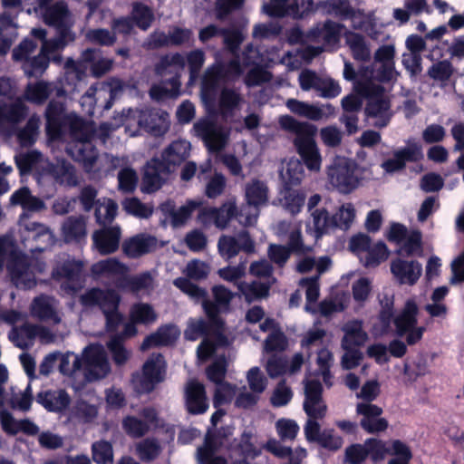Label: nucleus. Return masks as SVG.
I'll return each instance as SVG.
<instances>
[{
    "label": "nucleus",
    "instance_id": "nucleus-1",
    "mask_svg": "<svg viewBox=\"0 0 464 464\" xmlns=\"http://www.w3.org/2000/svg\"><path fill=\"white\" fill-rule=\"evenodd\" d=\"M46 24L57 29L59 36L46 40V32L42 28H34L32 34L42 41V48L37 55H34L36 44L32 40L23 41L19 46L13 51V58L22 63L24 73L31 77L42 74L48 66L49 55L60 49H63L67 43L72 42L74 37L69 30L71 23L70 14L63 3L47 8L44 13Z\"/></svg>",
    "mask_w": 464,
    "mask_h": 464
},
{
    "label": "nucleus",
    "instance_id": "nucleus-2",
    "mask_svg": "<svg viewBox=\"0 0 464 464\" xmlns=\"http://www.w3.org/2000/svg\"><path fill=\"white\" fill-rule=\"evenodd\" d=\"M117 127L118 125L105 122L100 126L98 130L94 131L92 124L75 118L71 123V140L66 147L67 153L74 160L82 163L85 171L93 177L108 171L109 167L106 165L111 161V158L107 154L99 155L92 140L94 136H98L102 141H105L110 132Z\"/></svg>",
    "mask_w": 464,
    "mask_h": 464
},
{
    "label": "nucleus",
    "instance_id": "nucleus-3",
    "mask_svg": "<svg viewBox=\"0 0 464 464\" xmlns=\"http://www.w3.org/2000/svg\"><path fill=\"white\" fill-rule=\"evenodd\" d=\"M14 159L20 172H32L40 185L54 181L61 185L74 187L79 183L75 168L65 160H58L53 165L36 150L18 154Z\"/></svg>",
    "mask_w": 464,
    "mask_h": 464
},
{
    "label": "nucleus",
    "instance_id": "nucleus-4",
    "mask_svg": "<svg viewBox=\"0 0 464 464\" xmlns=\"http://www.w3.org/2000/svg\"><path fill=\"white\" fill-rule=\"evenodd\" d=\"M5 264L13 283L24 289L34 287L36 276L46 270L43 261L28 258L18 252L15 241L10 235L0 236V270Z\"/></svg>",
    "mask_w": 464,
    "mask_h": 464
},
{
    "label": "nucleus",
    "instance_id": "nucleus-5",
    "mask_svg": "<svg viewBox=\"0 0 464 464\" xmlns=\"http://www.w3.org/2000/svg\"><path fill=\"white\" fill-rule=\"evenodd\" d=\"M419 306L414 299H408L403 308L392 318L395 334L405 337L406 343L394 339L389 343V353L396 357H402L407 352V344L419 343L426 331L424 326L418 325Z\"/></svg>",
    "mask_w": 464,
    "mask_h": 464
},
{
    "label": "nucleus",
    "instance_id": "nucleus-6",
    "mask_svg": "<svg viewBox=\"0 0 464 464\" xmlns=\"http://www.w3.org/2000/svg\"><path fill=\"white\" fill-rule=\"evenodd\" d=\"M371 73L369 69L362 71L361 78L355 83V92L368 100L365 112L372 120V124L382 128L388 125L392 117L390 97L382 86L376 82L368 81Z\"/></svg>",
    "mask_w": 464,
    "mask_h": 464
},
{
    "label": "nucleus",
    "instance_id": "nucleus-7",
    "mask_svg": "<svg viewBox=\"0 0 464 464\" xmlns=\"http://www.w3.org/2000/svg\"><path fill=\"white\" fill-rule=\"evenodd\" d=\"M173 284L195 302H202V306L208 316L210 323L217 329L221 327L222 322L218 317V314L221 307H227L233 297V294L229 289L224 285H215L212 288V293L215 298V303H213L207 300V292L204 289L191 283L187 278L179 277L174 280Z\"/></svg>",
    "mask_w": 464,
    "mask_h": 464
},
{
    "label": "nucleus",
    "instance_id": "nucleus-8",
    "mask_svg": "<svg viewBox=\"0 0 464 464\" xmlns=\"http://www.w3.org/2000/svg\"><path fill=\"white\" fill-rule=\"evenodd\" d=\"M276 63L285 64L291 71L300 66L296 56L291 52H286L283 56H280L279 49L272 47L266 51L265 55L258 49L249 45L244 52L241 62L234 60L228 64L227 77L229 79L239 76L243 72V67L250 65L270 66Z\"/></svg>",
    "mask_w": 464,
    "mask_h": 464
},
{
    "label": "nucleus",
    "instance_id": "nucleus-9",
    "mask_svg": "<svg viewBox=\"0 0 464 464\" xmlns=\"http://www.w3.org/2000/svg\"><path fill=\"white\" fill-rule=\"evenodd\" d=\"M329 185L341 194H350L362 183V175L355 161L345 157L336 156L326 168Z\"/></svg>",
    "mask_w": 464,
    "mask_h": 464
},
{
    "label": "nucleus",
    "instance_id": "nucleus-10",
    "mask_svg": "<svg viewBox=\"0 0 464 464\" xmlns=\"http://www.w3.org/2000/svg\"><path fill=\"white\" fill-rule=\"evenodd\" d=\"M113 65V60L102 56L99 49H87L82 52L79 61L68 59L65 63V73L68 79L75 78L81 81L90 68L94 77H101L109 72Z\"/></svg>",
    "mask_w": 464,
    "mask_h": 464
},
{
    "label": "nucleus",
    "instance_id": "nucleus-11",
    "mask_svg": "<svg viewBox=\"0 0 464 464\" xmlns=\"http://www.w3.org/2000/svg\"><path fill=\"white\" fill-rule=\"evenodd\" d=\"M80 301L85 307L98 305L102 310L109 331H114L121 322L122 316L118 312L121 296L115 290L92 288L81 295Z\"/></svg>",
    "mask_w": 464,
    "mask_h": 464
},
{
    "label": "nucleus",
    "instance_id": "nucleus-12",
    "mask_svg": "<svg viewBox=\"0 0 464 464\" xmlns=\"http://www.w3.org/2000/svg\"><path fill=\"white\" fill-rule=\"evenodd\" d=\"M122 121L126 125V131H130L133 122L154 136L164 135L169 129V115L164 111L133 110L122 111Z\"/></svg>",
    "mask_w": 464,
    "mask_h": 464
},
{
    "label": "nucleus",
    "instance_id": "nucleus-13",
    "mask_svg": "<svg viewBox=\"0 0 464 464\" xmlns=\"http://www.w3.org/2000/svg\"><path fill=\"white\" fill-rule=\"evenodd\" d=\"M83 264L81 261L63 255L58 257L52 276L56 280H63L61 292L63 295H72L83 286Z\"/></svg>",
    "mask_w": 464,
    "mask_h": 464
},
{
    "label": "nucleus",
    "instance_id": "nucleus-14",
    "mask_svg": "<svg viewBox=\"0 0 464 464\" xmlns=\"http://www.w3.org/2000/svg\"><path fill=\"white\" fill-rule=\"evenodd\" d=\"M395 53L396 50L393 44H382L378 47L373 55L377 68H374L373 65L361 66L359 78H361V72L363 69H369L372 75L368 77V81L388 82L396 80L398 72L395 69Z\"/></svg>",
    "mask_w": 464,
    "mask_h": 464
},
{
    "label": "nucleus",
    "instance_id": "nucleus-15",
    "mask_svg": "<svg viewBox=\"0 0 464 464\" xmlns=\"http://www.w3.org/2000/svg\"><path fill=\"white\" fill-rule=\"evenodd\" d=\"M83 371L87 381L106 378L111 371V363L102 344L94 343L85 347L82 353Z\"/></svg>",
    "mask_w": 464,
    "mask_h": 464
},
{
    "label": "nucleus",
    "instance_id": "nucleus-16",
    "mask_svg": "<svg viewBox=\"0 0 464 464\" xmlns=\"http://www.w3.org/2000/svg\"><path fill=\"white\" fill-rule=\"evenodd\" d=\"M13 86L9 79L0 77V126L5 122H18L26 115V107L22 98H14Z\"/></svg>",
    "mask_w": 464,
    "mask_h": 464
},
{
    "label": "nucleus",
    "instance_id": "nucleus-17",
    "mask_svg": "<svg viewBox=\"0 0 464 464\" xmlns=\"http://www.w3.org/2000/svg\"><path fill=\"white\" fill-rule=\"evenodd\" d=\"M193 131L197 137L203 140L208 150L211 152L222 150L229 138V130L208 117L195 122Z\"/></svg>",
    "mask_w": 464,
    "mask_h": 464
},
{
    "label": "nucleus",
    "instance_id": "nucleus-18",
    "mask_svg": "<svg viewBox=\"0 0 464 464\" xmlns=\"http://www.w3.org/2000/svg\"><path fill=\"white\" fill-rule=\"evenodd\" d=\"M165 361L160 354H152L144 363L141 373L133 375L132 383L138 392H150L165 375Z\"/></svg>",
    "mask_w": 464,
    "mask_h": 464
},
{
    "label": "nucleus",
    "instance_id": "nucleus-19",
    "mask_svg": "<svg viewBox=\"0 0 464 464\" xmlns=\"http://www.w3.org/2000/svg\"><path fill=\"white\" fill-rule=\"evenodd\" d=\"M421 156V146L414 140H408L405 147L394 150L391 158L384 160L381 168L386 174H394L402 170L408 161H416Z\"/></svg>",
    "mask_w": 464,
    "mask_h": 464
},
{
    "label": "nucleus",
    "instance_id": "nucleus-20",
    "mask_svg": "<svg viewBox=\"0 0 464 464\" xmlns=\"http://www.w3.org/2000/svg\"><path fill=\"white\" fill-rule=\"evenodd\" d=\"M304 410L308 419H323L327 407L322 398V385L319 381L307 376L304 382Z\"/></svg>",
    "mask_w": 464,
    "mask_h": 464
},
{
    "label": "nucleus",
    "instance_id": "nucleus-21",
    "mask_svg": "<svg viewBox=\"0 0 464 464\" xmlns=\"http://www.w3.org/2000/svg\"><path fill=\"white\" fill-rule=\"evenodd\" d=\"M353 30L362 32L366 36L374 41L388 39L389 35L384 33V25L375 16L373 12L365 13L357 9L351 17Z\"/></svg>",
    "mask_w": 464,
    "mask_h": 464
},
{
    "label": "nucleus",
    "instance_id": "nucleus-22",
    "mask_svg": "<svg viewBox=\"0 0 464 464\" xmlns=\"http://www.w3.org/2000/svg\"><path fill=\"white\" fill-rule=\"evenodd\" d=\"M285 106L292 113L311 121L326 120L335 114L334 108L329 103L316 105L296 99H288Z\"/></svg>",
    "mask_w": 464,
    "mask_h": 464
},
{
    "label": "nucleus",
    "instance_id": "nucleus-23",
    "mask_svg": "<svg viewBox=\"0 0 464 464\" xmlns=\"http://www.w3.org/2000/svg\"><path fill=\"white\" fill-rule=\"evenodd\" d=\"M422 265L417 260L395 258L391 263V273L401 285H414L422 275Z\"/></svg>",
    "mask_w": 464,
    "mask_h": 464
},
{
    "label": "nucleus",
    "instance_id": "nucleus-24",
    "mask_svg": "<svg viewBox=\"0 0 464 464\" xmlns=\"http://www.w3.org/2000/svg\"><path fill=\"white\" fill-rule=\"evenodd\" d=\"M356 412L362 415L360 424L368 433H378L388 428L386 419L381 417L382 408L369 402H360L356 406Z\"/></svg>",
    "mask_w": 464,
    "mask_h": 464
},
{
    "label": "nucleus",
    "instance_id": "nucleus-25",
    "mask_svg": "<svg viewBox=\"0 0 464 464\" xmlns=\"http://www.w3.org/2000/svg\"><path fill=\"white\" fill-rule=\"evenodd\" d=\"M169 167L157 159L149 161L145 167L142 179V190L154 192L161 188L169 175Z\"/></svg>",
    "mask_w": 464,
    "mask_h": 464
},
{
    "label": "nucleus",
    "instance_id": "nucleus-26",
    "mask_svg": "<svg viewBox=\"0 0 464 464\" xmlns=\"http://www.w3.org/2000/svg\"><path fill=\"white\" fill-rule=\"evenodd\" d=\"M124 87L125 84L121 80L112 78L107 82L95 83L90 88L93 90L96 103L109 110L113 102L121 95Z\"/></svg>",
    "mask_w": 464,
    "mask_h": 464
},
{
    "label": "nucleus",
    "instance_id": "nucleus-27",
    "mask_svg": "<svg viewBox=\"0 0 464 464\" xmlns=\"http://www.w3.org/2000/svg\"><path fill=\"white\" fill-rule=\"evenodd\" d=\"M315 135L304 139L294 140L297 153L310 171L319 172L322 166V156L314 140Z\"/></svg>",
    "mask_w": 464,
    "mask_h": 464
},
{
    "label": "nucleus",
    "instance_id": "nucleus-28",
    "mask_svg": "<svg viewBox=\"0 0 464 464\" xmlns=\"http://www.w3.org/2000/svg\"><path fill=\"white\" fill-rule=\"evenodd\" d=\"M158 246L155 237L141 233L126 239L122 243V251L130 258H138L156 250Z\"/></svg>",
    "mask_w": 464,
    "mask_h": 464
},
{
    "label": "nucleus",
    "instance_id": "nucleus-29",
    "mask_svg": "<svg viewBox=\"0 0 464 464\" xmlns=\"http://www.w3.org/2000/svg\"><path fill=\"white\" fill-rule=\"evenodd\" d=\"M91 272L95 277H119L116 284L118 288L124 289V278L129 272V267L116 258H107L92 266Z\"/></svg>",
    "mask_w": 464,
    "mask_h": 464
},
{
    "label": "nucleus",
    "instance_id": "nucleus-30",
    "mask_svg": "<svg viewBox=\"0 0 464 464\" xmlns=\"http://www.w3.org/2000/svg\"><path fill=\"white\" fill-rule=\"evenodd\" d=\"M121 237V228L118 226L102 228L92 235L93 246L101 255L114 253L119 247Z\"/></svg>",
    "mask_w": 464,
    "mask_h": 464
},
{
    "label": "nucleus",
    "instance_id": "nucleus-31",
    "mask_svg": "<svg viewBox=\"0 0 464 464\" xmlns=\"http://www.w3.org/2000/svg\"><path fill=\"white\" fill-rule=\"evenodd\" d=\"M244 102V97L237 90L224 88L218 97V111L224 120H232L240 111Z\"/></svg>",
    "mask_w": 464,
    "mask_h": 464
},
{
    "label": "nucleus",
    "instance_id": "nucleus-32",
    "mask_svg": "<svg viewBox=\"0 0 464 464\" xmlns=\"http://www.w3.org/2000/svg\"><path fill=\"white\" fill-rule=\"evenodd\" d=\"M202 205L199 199H189L183 206L175 208L172 201H168L160 206V210L165 216L170 218V223L174 227L183 226L191 214Z\"/></svg>",
    "mask_w": 464,
    "mask_h": 464
},
{
    "label": "nucleus",
    "instance_id": "nucleus-33",
    "mask_svg": "<svg viewBox=\"0 0 464 464\" xmlns=\"http://www.w3.org/2000/svg\"><path fill=\"white\" fill-rule=\"evenodd\" d=\"M57 301L48 295H40L35 297L31 304V314L40 320H51L54 324L61 322V317L57 312Z\"/></svg>",
    "mask_w": 464,
    "mask_h": 464
},
{
    "label": "nucleus",
    "instance_id": "nucleus-34",
    "mask_svg": "<svg viewBox=\"0 0 464 464\" xmlns=\"http://www.w3.org/2000/svg\"><path fill=\"white\" fill-rule=\"evenodd\" d=\"M343 25L333 21H326L314 26L306 35L310 41L323 42L325 45H335L339 42V35Z\"/></svg>",
    "mask_w": 464,
    "mask_h": 464
},
{
    "label": "nucleus",
    "instance_id": "nucleus-35",
    "mask_svg": "<svg viewBox=\"0 0 464 464\" xmlns=\"http://www.w3.org/2000/svg\"><path fill=\"white\" fill-rule=\"evenodd\" d=\"M186 405L189 412L194 414L203 413L208 404L203 384L190 381L186 387Z\"/></svg>",
    "mask_w": 464,
    "mask_h": 464
},
{
    "label": "nucleus",
    "instance_id": "nucleus-36",
    "mask_svg": "<svg viewBox=\"0 0 464 464\" xmlns=\"http://www.w3.org/2000/svg\"><path fill=\"white\" fill-rule=\"evenodd\" d=\"M342 331L343 337L342 340L343 349L356 348L363 345L368 340V334L362 328V322L360 320H352L345 323Z\"/></svg>",
    "mask_w": 464,
    "mask_h": 464
},
{
    "label": "nucleus",
    "instance_id": "nucleus-37",
    "mask_svg": "<svg viewBox=\"0 0 464 464\" xmlns=\"http://www.w3.org/2000/svg\"><path fill=\"white\" fill-rule=\"evenodd\" d=\"M180 335L179 329L174 324L161 326L158 331L147 336L140 345L142 351L151 347L169 345L174 343Z\"/></svg>",
    "mask_w": 464,
    "mask_h": 464
},
{
    "label": "nucleus",
    "instance_id": "nucleus-38",
    "mask_svg": "<svg viewBox=\"0 0 464 464\" xmlns=\"http://www.w3.org/2000/svg\"><path fill=\"white\" fill-rule=\"evenodd\" d=\"M344 40L354 60L368 62L371 59L372 50L364 36L354 31L347 30L344 33Z\"/></svg>",
    "mask_w": 464,
    "mask_h": 464
},
{
    "label": "nucleus",
    "instance_id": "nucleus-39",
    "mask_svg": "<svg viewBox=\"0 0 464 464\" xmlns=\"http://www.w3.org/2000/svg\"><path fill=\"white\" fill-rule=\"evenodd\" d=\"M259 327L263 332H270L265 341V352H280L287 347V339L285 335L276 328L274 320L267 318L260 324Z\"/></svg>",
    "mask_w": 464,
    "mask_h": 464
},
{
    "label": "nucleus",
    "instance_id": "nucleus-40",
    "mask_svg": "<svg viewBox=\"0 0 464 464\" xmlns=\"http://www.w3.org/2000/svg\"><path fill=\"white\" fill-rule=\"evenodd\" d=\"M245 199L249 207L266 206L268 201V187L259 179L250 180L245 186Z\"/></svg>",
    "mask_w": 464,
    "mask_h": 464
},
{
    "label": "nucleus",
    "instance_id": "nucleus-41",
    "mask_svg": "<svg viewBox=\"0 0 464 464\" xmlns=\"http://www.w3.org/2000/svg\"><path fill=\"white\" fill-rule=\"evenodd\" d=\"M186 67V60L184 54L180 53H173L163 56L156 67L157 72L160 76L173 74L179 80L181 72Z\"/></svg>",
    "mask_w": 464,
    "mask_h": 464
},
{
    "label": "nucleus",
    "instance_id": "nucleus-42",
    "mask_svg": "<svg viewBox=\"0 0 464 464\" xmlns=\"http://www.w3.org/2000/svg\"><path fill=\"white\" fill-rule=\"evenodd\" d=\"M37 401L50 411H62L70 402V397L63 390L46 391L40 392Z\"/></svg>",
    "mask_w": 464,
    "mask_h": 464
},
{
    "label": "nucleus",
    "instance_id": "nucleus-43",
    "mask_svg": "<svg viewBox=\"0 0 464 464\" xmlns=\"http://www.w3.org/2000/svg\"><path fill=\"white\" fill-rule=\"evenodd\" d=\"M86 234V220L82 217H71L63 224L62 235L67 243L81 242Z\"/></svg>",
    "mask_w": 464,
    "mask_h": 464
},
{
    "label": "nucleus",
    "instance_id": "nucleus-44",
    "mask_svg": "<svg viewBox=\"0 0 464 464\" xmlns=\"http://www.w3.org/2000/svg\"><path fill=\"white\" fill-rule=\"evenodd\" d=\"M220 77L221 68L219 65L209 67L204 74L200 94L203 102L207 106L212 102Z\"/></svg>",
    "mask_w": 464,
    "mask_h": 464
},
{
    "label": "nucleus",
    "instance_id": "nucleus-45",
    "mask_svg": "<svg viewBox=\"0 0 464 464\" xmlns=\"http://www.w3.org/2000/svg\"><path fill=\"white\" fill-rule=\"evenodd\" d=\"M280 126L292 133L295 134V140L304 139L310 135H315L316 126L308 122L299 121L290 115H283L279 118Z\"/></svg>",
    "mask_w": 464,
    "mask_h": 464
},
{
    "label": "nucleus",
    "instance_id": "nucleus-46",
    "mask_svg": "<svg viewBox=\"0 0 464 464\" xmlns=\"http://www.w3.org/2000/svg\"><path fill=\"white\" fill-rule=\"evenodd\" d=\"M300 227L301 226L298 225L296 227L290 230L291 225L288 222L280 221L275 226L274 231L275 234L280 237L285 236L290 231L288 242L289 248L294 252L305 253L310 250V247L303 245Z\"/></svg>",
    "mask_w": 464,
    "mask_h": 464
},
{
    "label": "nucleus",
    "instance_id": "nucleus-47",
    "mask_svg": "<svg viewBox=\"0 0 464 464\" xmlns=\"http://www.w3.org/2000/svg\"><path fill=\"white\" fill-rule=\"evenodd\" d=\"M280 177L285 186L299 185L304 178V169L302 162L295 158L284 162L280 170Z\"/></svg>",
    "mask_w": 464,
    "mask_h": 464
},
{
    "label": "nucleus",
    "instance_id": "nucleus-48",
    "mask_svg": "<svg viewBox=\"0 0 464 464\" xmlns=\"http://www.w3.org/2000/svg\"><path fill=\"white\" fill-rule=\"evenodd\" d=\"M190 143L185 140L172 142L162 153L163 163L167 166L182 162L189 154Z\"/></svg>",
    "mask_w": 464,
    "mask_h": 464
},
{
    "label": "nucleus",
    "instance_id": "nucleus-49",
    "mask_svg": "<svg viewBox=\"0 0 464 464\" xmlns=\"http://www.w3.org/2000/svg\"><path fill=\"white\" fill-rule=\"evenodd\" d=\"M20 226L28 233V237L43 244V246L40 247L41 250L54 244L53 232L44 224L36 222L24 223L21 221Z\"/></svg>",
    "mask_w": 464,
    "mask_h": 464
},
{
    "label": "nucleus",
    "instance_id": "nucleus-50",
    "mask_svg": "<svg viewBox=\"0 0 464 464\" xmlns=\"http://www.w3.org/2000/svg\"><path fill=\"white\" fill-rule=\"evenodd\" d=\"M10 202L12 205L21 206L27 211H40L45 208L44 201L33 196L27 188L14 191L10 198Z\"/></svg>",
    "mask_w": 464,
    "mask_h": 464
},
{
    "label": "nucleus",
    "instance_id": "nucleus-51",
    "mask_svg": "<svg viewBox=\"0 0 464 464\" xmlns=\"http://www.w3.org/2000/svg\"><path fill=\"white\" fill-rule=\"evenodd\" d=\"M217 444L215 439L208 433L204 445L197 450V460L198 464H226L225 459L217 456Z\"/></svg>",
    "mask_w": 464,
    "mask_h": 464
},
{
    "label": "nucleus",
    "instance_id": "nucleus-52",
    "mask_svg": "<svg viewBox=\"0 0 464 464\" xmlns=\"http://www.w3.org/2000/svg\"><path fill=\"white\" fill-rule=\"evenodd\" d=\"M102 400L96 395L90 396L89 399H80L75 406V414L85 422H91L97 418L98 407Z\"/></svg>",
    "mask_w": 464,
    "mask_h": 464
},
{
    "label": "nucleus",
    "instance_id": "nucleus-53",
    "mask_svg": "<svg viewBox=\"0 0 464 464\" xmlns=\"http://www.w3.org/2000/svg\"><path fill=\"white\" fill-rule=\"evenodd\" d=\"M319 7L324 14H331L342 19H351L352 14L356 9H353L348 0H326L319 3Z\"/></svg>",
    "mask_w": 464,
    "mask_h": 464
},
{
    "label": "nucleus",
    "instance_id": "nucleus-54",
    "mask_svg": "<svg viewBox=\"0 0 464 464\" xmlns=\"http://www.w3.org/2000/svg\"><path fill=\"white\" fill-rule=\"evenodd\" d=\"M390 252L387 246L382 242L372 243L361 259L365 267H376L389 257Z\"/></svg>",
    "mask_w": 464,
    "mask_h": 464
},
{
    "label": "nucleus",
    "instance_id": "nucleus-55",
    "mask_svg": "<svg viewBox=\"0 0 464 464\" xmlns=\"http://www.w3.org/2000/svg\"><path fill=\"white\" fill-rule=\"evenodd\" d=\"M107 348L118 367L124 366L131 357V351L124 345L120 336H112L107 343Z\"/></svg>",
    "mask_w": 464,
    "mask_h": 464
},
{
    "label": "nucleus",
    "instance_id": "nucleus-56",
    "mask_svg": "<svg viewBox=\"0 0 464 464\" xmlns=\"http://www.w3.org/2000/svg\"><path fill=\"white\" fill-rule=\"evenodd\" d=\"M180 82L177 77H171L169 81L153 85L150 95L153 100L162 101L167 98L177 97L179 94Z\"/></svg>",
    "mask_w": 464,
    "mask_h": 464
},
{
    "label": "nucleus",
    "instance_id": "nucleus-57",
    "mask_svg": "<svg viewBox=\"0 0 464 464\" xmlns=\"http://www.w3.org/2000/svg\"><path fill=\"white\" fill-rule=\"evenodd\" d=\"M356 218V209L353 203L342 204L333 216L334 227L349 229Z\"/></svg>",
    "mask_w": 464,
    "mask_h": 464
},
{
    "label": "nucleus",
    "instance_id": "nucleus-58",
    "mask_svg": "<svg viewBox=\"0 0 464 464\" xmlns=\"http://www.w3.org/2000/svg\"><path fill=\"white\" fill-rule=\"evenodd\" d=\"M53 90V84L44 82L30 83L24 92V99L30 102L41 104L45 102Z\"/></svg>",
    "mask_w": 464,
    "mask_h": 464
},
{
    "label": "nucleus",
    "instance_id": "nucleus-59",
    "mask_svg": "<svg viewBox=\"0 0 464 464\" xmlns=\"http://www.w3.org/2000/svg\"><path fill=\"white\" fill-rule=\"evenodd\" d=\"M124 289L129 288L132 292L151 291L154 287V278L150 272H144L134 276L126 275L124 278Z\"/></svg>",
    "mask_w": 464,
    "mask_h": 464
},
{
    "label": "nucleus",
    "instance_id": "nucleus-60",
    "mask_svg": "<svg viewBox=\"0 0 464 464\" xmlns=\"http://www.w3.org/2000/svg\"><path fill=\"white\" fill-rule=\"evenodd\" d=\"M312 227L315 237L325 234L329 229L334 228L333 217H329L328 211L324 208H316L311 212Z\"/></svg>",
    "mask_w": 464,
    "mask_h": 464
},
{
    "label": "nucleus",
    "instance_id": "nucleus-61",
    "mask_svg": "<svg viewBox=\"0 0 464 464\" xmlns=\"http://www.w3.org/2000/svg\"><path fill=\"white\" fill-rule=\"evenodd\" d=\"M33 324H24L20 328L14 327L9 334V339L17 347L25 349L33 345L34 332Z\"/></svg>",
    "mask_w": 464,
    "mask_h": 464
},
{
    "label": "nucleus",
    "instance_id": "nucleus-62",
    "mask_svg": "<svg viewBox=\"0 0 464 464\" xmlns=\"http://www.w3.org/2000/svg\"><path fill=\"white\" fill-rule=\"evenodd\" d=\"M158 316L153 307L149 304L139 303L130 311V319L133 323L150 324L156 322Z\"/></svg>",
    "mask_w": 464,
    "mask_h": 464
},
{
    "label": "nucleus",
    "instance_id": "nucleus-63",
    "mask_svg": "<svg viewBox=\"0 0 464 464\" xmlns=\"http://www.w3.org/2000/svg\"><path fill=\"white\" fill-rule=\"evenodd\" d=\"M305 200L304 192L294 189H285L283 198L280 199L281 206L292 215L298 214Z\"/></svg>",
    "mask_w": 464,
    "mask_h": 464
},
{
    "label": "nucleus",
    "instance_id": "nucleus-64",
    "mask_svg": "<svg viewBox=\"0 0 464 464\" xmlns=\"http://www.w3.org/2000/svg\"><path fill=\"white\" fill-rule=\"evenodd\" d=\"M92 458L97 464H113V448L111 442L101 440L92 445Z\"/></svg>",
    "mask_w": 464,
    "mask_h": 464
}]
</instances>
